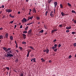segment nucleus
Returning <instances> with one entry per match:
<instances>
[{
    "label": "nucleus",
    "instance_id": "5",
    "mask_svg": "<svg viewBox=\"0 0 76 76\" xmlns=\"http://www.w3.org/2000/svg\"><path fill=\"white\" fill-rule=\"evenodd\" d=\"M58 3L57 2H54V7H56Z\"/></svg>",
    "mask_w": 76,
    "mask_h": 76
},
{
    "label": "nucleus",
    "instance_id": "16",
    "mask_svg": "<svg viewBox=\"0 0 76 76\" xmlns=\"http://www.w3.org/2000/svg\"><path fill=\"white\" fill-rule=\"evenodd\" d=\"M51 1H52V0H48V3L49 4H50V3H51Z\"/></svg>",
    "mask_w": 76,
    "mask_h": 76
},
{
    "label": "nucleus",
    "instance_id": "43",
    "mask_svg": "<svg viewBox=\"0 0 76 76\" xmlns=\"http://www.w3.org/2000/svg\"><path fill=\"white\" fill-rule=\"evenodd\" d=\"M61 45L60 44H59L58 45V48H60V47H61Z\"/></svg>",
    "mask_w": 76,
    "mask_h": 76
},
{
    "label": "nucleus",
    "instance_id": "15",
    "mask_svg": "<svg viewBox=\"0 0 76 76\" xmlns=\"http://www.w3.org/2000/svg\"><path fill=\"white\" fill-rule=\"evenodd\" d=\"M50 16L52 17V18H53V17H54V15H53V12H52L51 13H50Z\"/></svg>",
    "mask_w": 76,
    "mask_h": 76
},
{
    "label": "nucleus",
    "instance_id": "40",
    "mask_svg": "<svg viewBox=\"0 0 76 76\" xmlns=\"http://www.w3.org/2000/svg\"><path fill=\"white\" fill-rule=\"evenodd\" d=\"M51 31H52V32H51L52 34H53V32H55L54 30H52Z\"/></svg>",
    "mask_w": 76,
    "mask_h": 76
},
{
    "label": "nucleus",
    "instance_id": "12",
    "mask_svg": "<svg viewBox=\"0 0 76 76\" xmlns=\"http://www.w3.org/2000/svg\"><path fill=\"white\" fill-rule=\"evenodd\" d=\"M3 49L4 50H5L6 52H7V48L5 47H4Z\"/></svg>",
    "mask_w": 76,
    "mask_h": 76
},
{
    "label": "nucleus",
    "instance_id": "64",
    "mask_svg": "<svg viewBox=\"0 0 76 76\" xmlns=\"http://www.w3.org/2000/svg\"><path fill=\"white\" fill-rule=\"evenodd\" d=\"M37 19H39V17H37Z\"/></svg>",
    "mask_w": 76,
    "mask_h": 76
},
{
    "label": "nucleus",
    "instance_id": "29",
    "mask_svg": "<svg viewBox=\"0 0 76 76\" xmlns=\"http://www.w3.org/2000/svg\"><path fill=\"white\" fill-rule=\"evenodd\" d=\"M29 48H31V49H32V50H34V48L32 47L31 46H29Z\"/></svg>",
    "mask_w": 76,
    "mask_h": 76
},
{
    "label": "nucleus",
    "instance_id": "21",
    "mask_svg": "<svg viewBox=\"0 0 76 76\" xmlns=\"http://www.w3.org/2000/svg\"><path fill=\"white\" fill-rule=\"evenodd\" d=\"M61 15H62L63 16H64L65 15V14L63 12H61Z\"/></svg>",
    "mask_w": 76,
    "mask_h": 76
},
{
    "label": "nucleus",
    "instance_id": "1",
    "mask_svg": "<svg viewBox=\"0 0 76 76\" xmlns=\"http://www.w3.org/2000/svg\"><path fill=\"white\" fill-rule=\"evenodd\" d=\"M7 54H5V56L6 57H13V55H12V50H7ZM7 54V55H6Z\"/></svg>",
    "mask_w": 76,
    "mask_h": 76
},
{
    "label": "nucleus",
    "instance_id": "6",
    "mask_svg": "<svg viewBox=\"0 0 76 76\" xmlns=\"http://www.w3.org/2000/svg\"><path fill=\"white\" fill-rule=\"evenodd\" d=\"M8 36H9V33H6L5 35V37L6 38H7V39L8 38Z\"/></svg>",
    "mask_w": 76,
    "mask_h": 76
},
{
    "label": "nucleus",
    "instance_id": "22",
    "mask_svg": "<svg viewBox=\"0 0 76 76\" xmlns=\"http://www.w3.org/2000/svg\"><path fill=\"white\" fill-rule=\"evenodd\" d=\"M9 16H10V17L11 18H14L15 17L14 16L12 15V14H10L9 15Z\"/></svg>",
    "mask_w": 76,
    "mask_h": 76
},
{
    "label": "nucleus",
    "instance_id": "57",
    "mask_svg": "<svg viewBox=\"0 0 76 76\" xmlns=\"http://www.w3.org/2000/svg\"><path fill=\"white\" fill-rule=\"evenodd\" d=\"M20 11H19V12H18V14H20Z\"/></svg>",
    "mask_w": 76,
    "mask_h": 76
},
{
    "label": "nucleus",
    "instance_id": "38",
    "mask_svg": "<svg viewBox=\"0 0 76 76\" xmlns=\"http://www.w3.org/2000/svg\"><path fill=\"white\" fill-rule=\"evenodd\" d=\"M53 31H54V32H57V29H54Z\"/></svg>",
    "mask_w": 76,
    "mask_h": 76
},
{
    "label": "nucleus",
    "instance_id": "58",
    "mask_svg": "<svg viewBox=\"0 0 76 76\" xmlns=\"http://www.w3.org/2000/svg\"><path fill=\"white\" fill-rule=\"evenodd\" d=\"M49 63H51V61L50 60L49 61Z\"/></svg>",
    "mask_w": 76,
    "mask_h": 76
},
{
    "label": "nucleus",
    "instance_id": "60",
    "mask_svg": "<svg viewBox=\"0 0 76 76\" xmlns=\"http://www.w3.org/2000/svg\"><path fill=\"white\" fill-rule=\"evenodd\" d=\"M26 2H28L29 0H26Z\"/></svg>",
    "mask_w": 76,
    "mask_h": 76
},
{
    "label": "nucleus",
    "instance_id": "28",
    "mask_svg": "<svg viewBox=\"0 0 76 76\" xmlns=\"http://www.w3.org/2000/svg\"><path fill=\"white\" fill-rule=\"evenodd\" d=\"M28 26H27L26 27L25 30H26V31H27V30H28Z\"/></svg>",
    "mask_w": 76,
    "mask_h": 76
},
{
    "label": "nucleus",
    "instance_id": "33",
    "mask_svg": "<svg viewBox=\"0 0 76 76\" xmlns=\"http://www.w3.org/2000/svg\"><path fill=\"white\" fill-rule=\"evenodd\" d=\"M68 6H69V7H71V4H69V3H68Z\"/></svg>",
    "mask_w": 76,
    "mask_h": 76
},
{
    "label": "nucleus",
    "instance_id": "11",
    "mask_svg": "<svg viewBox=\"0 0 76 76\" xmlns=\"http://www.w3.org/2000/svg\"><path fill=\"white\" fill-rule=\"evenodd\" d=\"M46 53L47 54L48 53L50 50H49V49H46Z\"/></svg>",
    "mask_w": 76,
    "mask_h": 76
},
{
    "label": "nucleus",
    "instance_id": "2",
    "mask_svg": "<svg viewBox=\"0 0 76 76\" xmlns=\"http://www.w3.org/2000/svg\"><path fill=\"white\" fill-rule=\"evenodd\" d=\"M57 45L55 44L54 45V46L52 47V49H53V50H54V51L55 52H56L57 51V49H56L57 48Z\"/></svg>",
    "mask_w": 76,
    "mask_h": 76
},
{
    "label": "nucleus",
    "instance_id": "44",
    "mask_svg": "<svg viewBox=\"0 0 76 76\" xmlns=\"http://www.w3.org/2000/svg\"><path fill=\"white\" fill-rule=\"evenodd\" d=\"M74 45L75 47L76 46V43H74Z\"/></svg>",
    "mask_w": 76,
    "mask_h": 76
},
{
    "label": "nucleus",
    "instance_id": "62",
    "mask_svg": "<svg viewBox=\"0 0 76 76\" xmlns=\"http://www.w3.org/2000/svg\"><path fill=\"white\" fill-rule=\"evenodd\" d=\"M69 30H67V32H69Z\"/></svg>",
    "mask_w": 76,
    "mask_h": 76
},
{
    "label": "nucleus",
    "instance_id": "41",
    "mask_svg": "<svg viewBox=\"0 0 76 76\" xmlns=\"http://www.w3.org/2000/svg\"><path fill=\"white\" fill-rule=\"evenodd\" d=\"M43 52H44V53H45V52H46V50H45H45H43Z\"/></svg>",
    "mask_w": 76,
    "mask_h": 76
},
{
    "label": "nucleus",
    "instance_id": "63",
    "mask_svg": "<svg viewBox=\"0 0 76 76\" xmlns=\"http://www.w3.org/2000/svg\"><path fill=\"white\" fill-rule=\"evenodd\" d=\"M29 11L30 12H31L32 11V10L31 9H29Z\"/></svg>",
    "mask_w": 76,
    "mask_h": 76
},
{
    "label": "nucleus",
    "instance_id": "47",
    "mask_svg": "<svg viewBox=\"0 0 76 76\" xmlns=\"http://www.w3.org/2000/svg\"><path fill=\"white\" fill-rule=\"evenodd\" d=\"M31 50H29L28 51V53L29 52V53H30V52H31Z\"/></svg>",
    "mask_w": 76,
    "mask_h": 76
},
{
    "label": "nucleus",
    "instance_id": "42",
    "mask_svg": "<svg viewBox=\"0 0 76 76\" xmlns=\"http://www.w3.org/2000/svg\"><path fill=\"white\" fill-rule=\"evenodd\" d=\"M20 76H23V74L22 73H21V74H20Z\"/></svg>",
    "mask_w": 76,
    "mask_h": 76
},
{
    "label": "nucleus",
    "instance_id": "50",
    "mask_svg": "<svg viewBox=\"0 0 76 76\" xmlns=\"http://www.w3.org/2000/svg\"><path fill=\"white\" fill-rule=\"evenodd\" d=\"M56 41H57V40H56V39H55L53 40V42H56Z\"/></svg>",
    "mask_w": 76,
    "mask_h": 76
},
{
    "label": "nucleus",
    "instance_id": "36",
    "mask_svg": "<svg viewBox=\"0 0 76 76\" xmlns=\"http://www.w3.org/2000/svg\"><path fill=\"white\" fill-rule=\"evenodd\" d=\"M72 12H73V13H76V12L74 10H72Z\"/></svg>",
    "mask_w": 76,
    "mask_h": 76
},
{
    "label": "nucleus",
    "instance_id": "49",
    "mask_svg": "<svg viewBox=\"0 0 76 76\" xmlns=\"http://www.w3.org/2000/svg\"><path fill=\"white\" fill-rule=\"evenodd\" d=\"M20 28H22V25H21L20 27Z\"/></svg>",
    "mask_w": 76,
    "mask_h": 76
},
{
    "label": "nucleus",
    "instance_id": "35",
    "mask_svg": "<svg viewBox=\"0 0 76 76\" xmlns=\"http://www.w3.org/2000/svg\"><path fill=\"white\" fill-rule=\"evenodd\" d=\"M19 49H20V50H22V48L21 47H19Z\"/></svg>",
    "mask_w": 76,
    "mask_h": 76
},
{
    "label": "nucleus",
    "instance_id": "46",
    "mask_svg": "<svg viewBox=\"0 0 76 76\" xmlns=\"http://www.w3.org/2000/svg\"><path fill=\"white\" fill-rule=\"evenodd\" d=\"M15 47H16V48H18V44H16V45Z\"/></svg>",
    "mask_w": 76,
    "mask_h": 76
},
{
    "label": "nucleus",
    "instance_id": "39",
    "mask_svg": "<svg viewBox=\"0 0 76 76\" xmlns=\"http://www.w3.org/2000/svg\"><path fill=\"white\" fill-rule=\"evenodd\" d=\"M71 57H72L71 55H69V58H71Z\"/></svg>",
    "mask_w": 76,
    "mask_h": 76
},
{
    "label": "nucleus",
    "instance_id": "27",
    "mask_svg": "<svg viewBox=\"0 0 76 76\" xmlns=\"http://www.w3.org/2000/svg\"><path fill=\"white\" fill-rule=\"evenodd\" d=\"M36 60V58H33V61L34 63H36V61L35 60Z\"/></svg>",
    "mask_w": 76,
    "mask_h": 76
},
{
    "label": "nucleus",
    "instance_id": "4",
    "mask_svg": "<svg viewBox=\"0 0 76 76\" xmlns=\"http://www.w3.org/2000/svg\"><path fill=\"white\" fill-rule=\"evenodd\" d=\"M22 22L23 23L26 22V19H25V18H24L22 20Z\"/></svg>",
    "mask_w": 76,
    "mask_h": 76
},
{
    "label": "nucleus",
    "instance_id": "25",
    "mask_svg": "<svg viewBox=\"0 0 76 76\" xmlns=\"http://www.w3.org/2000/svg\"><path fill=\"white\" fill-rule=\"evenodd\" d=\"M22 44H26V42H22Z\"/></svg>",
    "mask_w": 76,
    "mask_h": 76
},
{
    "label": "nucleus",
    "instance_id": "7",
    "mask_svg": "<svg viewBox=\"0 0 76 76\" xmlns=\"http://www.w3.org/2000/svg\"><path fill=\"white\" fill-rule=\"evenodd\" d=\"M22 35L23 37V39H26V34H23Z\"/></svg>",
    "mask_w": 76,
    "mask_h": 76
},
{
    "label": "nucleus",
    "instance_id": "26",
    "mask_svg": "<svg viewBox=\"0 0 76 76\" xmlns=\"http://www.w3.org/2000/svg\"><path fill=\"white\" fill-rule=\"evenodd\" d=\"M60 6L61 9H63V5H62V4H60Z\"/></svg>",
    "mask_w": 76,
    "mask_h": 76
},
{
    "label": "nucleus",
    "instance_id": "13",
    "mask_svg": "<svg viewBox=\"0 0 76 76\" xmlns=\"http://www.w3.org/2000/svg\"><path fill=\"white\" fill-rule=\"evenodd\" d=\"M3 39V37L2 35H0V39Z\"/></svg>",
    "mask_w": 76,
    "mask_h": 76
},
{
    "label": "nucleus",
    "instance_id": "59",
    "mask_svg": "<svg viewBox=\"0 0 76 76\" xmlns=\"http://www.w3.org/2000/svg\"><path fill=\"white\" fill-rule=\"evenodd\" d=\"M2 13V11H1V12H0V15H1Z\"/></svg>",
    "mask_w": 76,
    "mask_h": 76
},
{
    "label": "nucleus",
    "instance_id": "17",
    "mask_svg": "<svg viewBox=\"0 0 76 76\" xmlns=\"http://www.w3.org/2000/svg\"><path fill=\"white\" fill-rule=\"evenodd\" d=\"M72 21H73L74 23H76V20H75V19H73Z\"/></svg>",
    "mask_w": 76,
    "mask_h": 76
},
{
    "label": "nucleus",
    "instance_id": "55",
    "mask_svg": "<svg viewBox=\"0 0 76 76\" xmlns=\"http://www.w3.org/2000/svg\"><path fill=\"white\" fill-rule=\"evenodd\" d=\"M2 29H3V28L1 27L0 28V30H2Z\"/></svg>",
    "mask_w": 76,
    "mask_h": 76
},
{
    "label": "nucleus",
    "instance_id": "34",
    "mask_svg": "<svg viewBox=\"0 0 76 76\" xmlns=\"http://www.w3.org/2000/svg\"><path fill=\"white\" fill-rule=\"evenodd\" d=\"M75 33H76V32H74V31L72 32V34H75Z\"/></svg>",
    "mask_w": 76,
    "mask_h": 76
},
{
    "label": "nucleus",
    "instance_id": "61",
    "mask_svg": "<svg viewBox=\"0 0 76 76\" xmlns=\"http://www.w3.org/2000/svg\"><path fill=\"white\" fill-rule=\"evenodd\" d=\"M5 17V16L4 15H3V17L2 18V19H3V18H4Z\"/></svg>",
    "mask_w": 76,
    "mask_h": 76
},
{
    "label": "nucleus",
    "instance_id": "51",
    "mask_svg": "<svg viewBox=\"0 0 76 76\" xmlns=\"http://www.w3.org/2000/svg\"><path fill=\"white\" fill-rule=\"evenodd\" d=\"M15 44L16 45V44H18V43H17V42H16V41H15Z\"/></svg>",
    "mask_w": 76,
    "mask_h": 76
},
{
    "label": "nucleus",
    "instance_id": "8",
    "mask_svg": "<svg viewBox=\"0 0 76 76\" xmlns=\"http://www.w3.org/2000/svg\"><path fill=\"white\" fill-rule=\"evenodd\" d=\"M31 32H32V29H30L28 31V34H31Z\"/></svg>",
    "mask_w": 76,
    "mask_h": 76
},
{
    "label": "nucleus",
    "instance_id": "19",
    "mask_svg": "<svg viewBox=\"0 0 76 76\" xmlns=\"http://www.w3.org/2000/svg\"><path fill=\"white\" fill-rule=\"evenodd\" d=\"M10 39L11 40H13V36H11L10 37Z\"/></svg>",
    "mask_w": 76,
    "mask_h": 76
},
{
    "label": "nucleus",
    "instance_id": "18",
    "mask_svg": "<svg viewBox=\"0 0 76 76\" xmlns=\"http://www.w3.org/2000/svg\"><path fill=\"white\" fill-rule=\"evenodd\" d=\"M41 60H42V62H45V60L43 58H42L41 59Z\"/></svg>",
    "mask_w": 76,
    "mask_h": 76
},
{
    "label": "nucleus",
    "instance_id": "32",
    "mask_svg": "<svg viewBox=\"0 0 76 76\" xmlns=\"http://www.w3.org/2000/svg\"><path fill=\"white\" fill-rule=\"evenodd\" d=\"M6 68L7 69V70H9V69H10V68H9V67H6Z\"/></svg>",
    "mask_w": 76,
    "mask_h": 76
},
{
    "label": "nucleus",
    "instance_id": "14",
    "mask_svg": "<svg viewBox=\"0 0 76 76\" xmlns=\"http://www.w3.org/2000/svg\"><path fill=\"white\" fill-rule=\"evenodd\" d=\"M15 63H18L19 61V59L17 58L15 60Z\"/></svg>",
    "mask_w": 76,
    "mask_h": 76
},
{
    "label": "nucleus",
    "instance_id": "10",
    "mask_svg": "<svg viewBox=\"0 0 76 76\" xmlns=\"http://www.w3.org/2000/svg\"><path fill=\"white\" fill-rule=\"evenodd\" d=\"M33 12L34 13H36V10L35 8H34L33 9Z\"/></svg>",
    "mask_w": 76,
    "mask_h": 76
},
{
    "label": "nucleus",
    "instance_id": "52",
    "mask_svg": "<svg viewBox=\"0 0 76 76\" xmlns=\"http://www.w3.org/2000/svg\"><path fill=\"white\" fill-rule=\"evenodd\" d=\"M54 13H55V12H56V9H55V8H54Z\"/></svg>",
    "mask_w": 76,
    "mask_h": 76
},
{
    "label": "nucleus",
    "instance_id": "20",
    "mask_svg": "<svg viewBox=\"0 0 76 76\" xmlns=\"http://www.w3.org/2000/svg\"><path fill=\"white\" fill-rule=\"evenodd\" d=\"M43 32H44V30H42L39 32V33H43Z\"/></svg>",
    "mask_w": 76,
    "mask_h": 76
},
{
    "label": "nucleus",
    "instance_id": "54",
    "mask_svg": "<svg viewBox=\"0 0 76 76\" xmlns=\"http://www.w3.org/2000/svg\"><path fill=\"white\" fill-rule=\"evenodd\" d=\"M9 44H10V45H11L12 44V42H9Z\"/></svg>",
    "mask_w": 76,
    "mask_h": 76
},
{
    "label": "nucleus",
    "instance_id": "23",
    "mask_svg": "<svg viewBox=\"0 0 76 76\" xmlns=\"http://www.w3.org/2000/svg\"><path fill=\"white\" fill-rule=\"evenodd\" d=\"M23 34H27V31H24L23 32Z\"/></svg>",
    "mask_w": 76,
    "mask_h": 76
},
{
    "label": "nucleus",
    "instance_id": "48",
    "mask_svg": "<svg viewBox=\"0 0 76 76\" xmlns=\"http://www.w3.org/2000/svg\"><path fill=\"white\" fill-rule=\"evenodd\" d=\"M16 51V52H17V53H19V50H15Z\"/></svg>",
    "mask_w": 76,
    "mask_h": 76
},
{
    "label": "nucleus",
    "instance_id": "9",
    "mask_svg": "<svg viewBox=\"0 0 76 76\" xmlns=\"http://www.w3.org/2000/svg\"><path fill=\"white\" fill-rule=\"evenodd\" d=\"M33 18V16L32 17H28V20H29L30 19H32Z\"/></svg>",
    "mask_w": 76,
    "mask_h": 76
},
{
    "label": "nucleus",
    "instance_id": "56",
    "mask_svg": "<svg viewBox=\"0 0 76 76\" xmlns=\"http://www.w3.org/2000/svg\"><path fill=\"white\" fill-rule=\"evenodd\" d=\"M31 57H34V55H31Z\"/></svg>",
    "mask_w": 76,
    "mask_h": 76
},
{
    "label": "nucleus",
    "instance_id": "3",
    "mask_svg": "<svg viewBox=\"0 0 76 76\" xmlns=\"http://www.w3.org/2000/svg\"><path fill=\"white\" fill-rule=\"evenodd\" d=\"M5 10L7 12H8L9 13L10 12H12V10L11 9H6Z\"/></svg>",
    "mask_w": 76,
    "mask_h": 76
},
{
    "label": "nucleus",
    "instance_id": "37",
    "mask_svg": "<svg viewBox=\"0 0 76 76\" xmlns=\"http://www.w3.org/2000/svg\"><path fill=\"white\" fill-rule=\"evenodd\" d=\"M59 26L61 28L62 27H63V26H62V24H61L59 25Z\"/></svg>",
    "mask_w": 76,
    "mask_h": 76
},
{
    "label": "nucleus",
    "instance_id": "30",
    "mask_svg": "<svg viewBox=\"0 0 76 76\" xmlns=\"http://www.w3.org/2000/svg\"><path fill=\"white\" fill-rule=\"evenodd\" d=\"M71 28V27L70 26L69 27H67V29H69Z\"/></svg>",
    "mask_w": 76,
    "mask_h": 76
},
{
    "label": "nucleus",
    "instance_id": "24",
    "mask_svg": "<svg viewBox=\"0 0 76 76\" xmlns=\"http://www.w3.org/2000/svg\"><path fill=\"white\" fill-rule=\"evenodd\" d=\"M29 52H27V57H29Z\"/></svg>",
    "mask_w": 76,
    "mask_h": 76
},
{
    "label": "nucleus",
    "instance_id": "31",
    "mask_svg": "<svg viewBox=\"0 0 76 76\" xmlns=\"http://www.w3.org/2000/svg\"><path fill=\"white\" fill-rule=\"evenodd\" d=\"M11 49H12V48H8L7 50V51H9V50H11Z\"/></svg>",
    "mask_w": 76,
    "mask_h": 76
},
{
    "label": "nucleus",
    "instance_id": "45",
    "mask_svg": "<svg viewBox=\"0 0 76 76\" xmlns=\"http://www.w3.org/2000/svg\"><path fill=\"white\" fill-rule=\"evenodd\" d=\"M13 22H14V21H12L10 22V23H13Z\"/></svg>",
    "mask_w": 76,
    "mask_h": 76
},
{
    "label": "nucleus",
    "instance_id": "53",
    "mask_svg": "<svg viewBox=\"0 0 76 76\" xmlns=\"http://www.w3.org/2000/svg\"><path fill=\"white\" fill-rule=\"evenodd\" d=\"M1 7L2 8H4V5H2Z\"/></svg>",
    "mask_w": 76,
    "mask_h": 76
}]
</instances>
